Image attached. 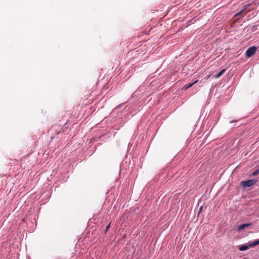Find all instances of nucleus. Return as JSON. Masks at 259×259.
<instances>
[{
    "instance_id": "9d476101",
    "label": "nucleus",
    "mask_w": 259,
    "mask_h": 259,
    "mask_svg": "<svg viewBox=\"0 0 259 259\" xmlns=\"http://www.w3.org/2000/svg\"><path fill=\"white\" fill-rule=\"evenodd\" d=\"M245 227H248L251 225V223L244 224Z\"/></svg>"
},
{
    "instance_id": "6e6552de",
    "label": "nucleus",
    "mask_w": 259,
    "mask_h": 259,
    "mask_svg": "<svg viewBox=\"0 0 259 259\" xmlns=\"http://www.w3.org/2000/svg\"><path fill=\"white\" fill-rule=\"evenodd\" d=\"M245 225L244 224H242L238 227V230L239 231H241L242 230L244 229L245 228Z\"/></svg>"
},
{
    "instance_id": "20e7f679",
    "label": "nucleus",
    "mask_w": 259,
    "mask_h": 259,
    "mask_svg": "<svg viewBox=\"0 0 259 259\" xmlns=\"http://www.w3.org/2000/svg\"><path fill=\"white\" fill-rule=\"evenodd\" d=\"M249 247H250L249 244L248 245H242L239 247V249L240 251H244L248 249Z\"/></svg>"
},
{
    "instance_id": "9b49d317",
    "label": "nucleus",
    "mask_w": 259,
    "mask_h": 259,
    "mask_svg": "<svg viewBox=\"0 0 259 259\" xmlns=\"http://www.w3.org/2000/svg\"><path fill=\"white\" fill-rule=\"evenodd\" d=\"M257 174V171H255L254 172V173L253 174V175H255Z\"/></svg>"
},
{
    "instance_id": "0eeeda50",
    "label": "nucleus",
    "mask_w": 259,
    "mask_h": 259,
    "mask_svg": "<svg viewBox=\"0 0 259 259\" xmlns=\"http://www.w3.org/2000/svg\"><path fill=\"white\" fill-rule=\"evenodd\" d=\"M259 244V239L254 241L252 243L249 244V246L251 247H253L256 245Z\"/></svg>"
},
{
    "instance_id": "7ed1b4c3",
    "label": "nucleus",
    "mask_w": 259,
    "mask_h": 259,
    "mask_svg": "<svg viewBox=\"0 0 259 259\" xmlns=\"http://www.w3.org/2000/svg\"><path fill=\"white\" fill-rule=\"evenodd\" d=\"M250 6V4H248L246 5H245L243 7L242 9L238 13H237L235 16H240L241 17H243L246 14V12H245V10L248 8Z\"/></svg>"
},
{
    "instance_id": "39448f33",
    "label": "nucleus",
    "mask_w": 259,
    "mask_h": 259,
    "mask_svg": "<svg viewBox=\"0 0 259 259\" xmlns=\"http://www.w3.org/2000/svg\"><path fill=\"white\" fill-rule=\"evenodd\" d=\"M226 69H222L217 74H216L214 77L215 78H218L221 77L225 72Z\"/></svg>"
},
{
    "instance_id": "f03ea898",
    "label": "nucleus",
    "mask_w": 259,
    "mask_h": 259,
    "mask_svg": "<svg viewBox=\"0 0 259 259\" xmlns=\"http://www.w3.org/2000/svg\"><path fill=\"white\" fill-rule=\"evenodd\" d=\"M255 183V180H249L241 182V185L244 187H249L253 185Z\"/></svg>"
},
{
    "instance_id": "f257e3e1",
    "label": "nucleus",
    "mask_w": 259,
    "mask_h": 259,
    "mask_svg": "<svg viewBox=\"0 0 259 259\" xmlns=\"http://www.w3.org/2000/svg\"><path fill=\"white\" fill-rule=\"evenodd\" d=\"M256 48L255 47H251L249 48L245 52V55L247 57H250L253 56L256 52Z\"/></svg>"
},
{
    "instance_id": "1a4fd4ad",
    "label": "nucleus",
    "mask_w": 259,
    "mask_h": 259,
    "mask_svg": "<svg viewBox=\"0 0 259 259\" xmlns=\"http://www.w3.org/2000/svg\"><path fill=\"white\" fill-rule=\"evenodd\" d=\"M110 223L109 224H108L106 227V230H105V232H107L108 231V230H109V229L110 228Z\"/></svg>"
},
{
    "instance_id": "423d86ee",
    "label": "nucleus",
    "mask_w": 259,
    "mask_h": 259,
    "mask_svg": "<svg viewBox=\"0 0 259 259\" xmlns=\"http://www.w3.org/2000/svg\"><path fill=\"white\" fill-rule=\"evenodd\" d=\"M198 81V80H196V81H195L194 82H192V83H189L187 85H186L184 88H185L186 90L189 88H191V87H192L194 84H195L196 83H197V82Z\"/></svg>"
}]
</instances>
